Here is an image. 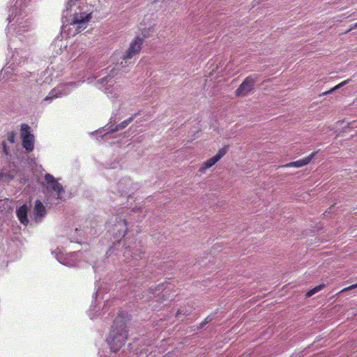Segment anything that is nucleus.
I'll use <instances>...</instances> for the list:
<instances>
[{
    "instance_id": "412c9836",
    "label": "nucleus",
    "mask_w": 357,
    "mask_h": 357,
    "mask_svg": "<svg viewBox=\"0 0 357 357\" xmlns=\"http://www.w3.org/2000/svg\"><path fill=\"white\" fill-rule=\"evenodd\" d=\"M3 151L6 154H8V152H7V150H6V143L5 142H3Z\"/></svg>"
},
{
    "instance_id": "f8f14e48",
    "label": "nucleus",
    "mask_w": 357,
    "mask_h": 357,
    "mask_svg": "<svg viewBox=\"0 0 357 357\" xmlns=\"http://www.w3.org/2000/svg\"><path fill=\"white\" fill-rule=\"evenodd\" d=\"M137 116V114H134L132 116L122 121L121 123L116 126V130H119L127 127Z\"/></svg>"
},
{
    "instance_id": "2eb2a0df",
    "label": "nucleus",
    "mask_w": 357,
    "mask_h": 357,
    "mask_svg": "<svg viewBox=\"0 0 357 357\" xmlns=\"http://www.w3.org/2000/svg\"><path fill=\"white\" fill-rule=\"evenodd\" d=\"M324 287H325L324 284H319V285L314 287V288H312V289L309 290L306 293V296L307 297L312 296L315 293H317V292L319 291L320 290H321Z\"/></svg>"
},
{
    "instance_id": "a211bd4d",
    "label": "nucleus",
    "mask_w": 357,
    "mask_h": 357,
    "mask_svg": "<svg viewBox=\"0 0 357 357\" xmlns=\"http://www.w3.org/2000/svg\"><path fill=\"white\" fill-rule=\"evenodd\" d=\"M354 29H357V22L355 23L354 24H352L351 25V26L349 27V29L348 30L346 31V33Z\"/></svg>"
},
{
    "instance_id": "6e6552de",
    "label": "nucleus",
    "mask_w": 357,
    "mask_h": 357,
    "mask_svg": "<svg viewBox=\"0 0 357 357\" xmlns=\"http://www.w3.org/2000/svg\"><path fill=\"white\" fill-rule=\"evenodd\" d=\"M128 231V225L125 219L120 218L118 224H116L114 227V236L116 238H123Z\"/></svg>"
},
{
    "instance_id": "423d86ee",
    "label": "nucleus",
    "mask_w": 357,
    "mask_h": 357,
    "mask_svg": "<svg viewBox=\"0 0 357 357\" xmlns=\"http://www.w3.org/2000/svg\"><path fill=\"white\" fill-rule=\"evenodd\" d=\"M91 17V14H85L84 13H75L73 15L71 24L77 25L76 31L77 33H79L86 28L87 23Z\"/></svg>"
},
{
    "instance_id": "f3484780",
    "label": "nucleus",
    "mask_w": 357,
    "mask_h": 357,
    "mask_svg": "<svg viewBox=\"0 0 357 357\" xmlns=\"http://www.w3.org/2000/svg\"><path fill=\"white\" fill-rule=\"evenodd\" d=\"M8 141L10 143H14L15 142V134L13 132H9L8 135Z\"/></svg>"
},
{
    "instance_id": "4468645a",
    "label": "nucleus",
    "mask_w": 357,
    "mask_h": 357,
    "mask_svg": "<svg viewBox=\"0 0 357 357\" xmlns=\"http://www.w3.org/2000/svg\"><path fill=\"white\" fill-rule=\"evenodd\" d=\"M153 26L150 25L148 28H140L142 31L140 35H137L135 37H139V38H143V43L144 40L150 36V32L152 29Z\"/></svg>"
},
{
    "instance_id": "5701e85b",
    "label": "nucleus",
    "mask_w": 357,
    "mask_h": 357,
    "mask_svg": "<svg viewBox=\"0 0 357 357\" xmlns=\"http://www.w3.org/2000/svg\"><path fill=\"white\" fill-rule=\"evenodd\" d=\"M180 314H182V311L181 310H178L176 314V317H178Z\"/></svg>"
},
{
    "instance_id": "dca6fc26",
    "label": "nucleus",
    "mask_w": 357,
    "mask_h": 357,
    "mask_svg": "<svg viewBox=\"0 0 357 357\" xmlns=\"http://www.w3.org/2000/svg\"><path fill=\"white\" fill-rule=\"evenodd\" d=\"M356 288H357V283L351 284V285H350V286H349L347 287H345V288L342 289L340 291V293L344 292V291H349V290H351V289H356Z\"/></svg>"
},
{
    "instance_id": "1a4fd4ad",
    "label": "nucleus",
    "mask_w": 357,
    "mask_h": 357,
    "mask_svg": "<svg viewBox=\"0 0 357 357\" xmlns=\"http://www.w3.org/2000/svg\"><path fill=\"white\" fill-rule=\"evenodd\" d=\"M317 152H313L310 153L308 156L303 158L302 159L298 160L296 161L291 162L289 163L285 164L280 167L288 168V167H296L299 168L307 165L310 162L312 159L316 155Z\"/></svg>"
},
{
    "instance_id": "0eeeda50",
    "label": "nucleus",
    "mask_w": 357,
    "mask_h": 357,
    "mask_svg": "<svg viewBox=\"0 0 357 357\" xmlns=\"http://www.w3.org/2000/svg\"><path fill=\"white\" fill-rule=\"evenodd\" d=\"M45 179L48 184V187L56 192L57 199H61V195L64 192L63 186L56 181L52 175L50 174H46L45 175Z\"/></svg>"
},
{
    "instance_id": "bb28decb",
    "label": "nucleus",
    "mask_w": 357,
    "mask_h": 357,
    "mask_svg": "<svg viewBox=\"0 0 357 357\" xmlns=\"http://www.w3.org/2000/svg\"><path fill=\"white\" fill-rule=\"evenodd\" d=\"M353 103L357 105V98L354 100Z\"/></svg>"
},
{
    "instance_id": "39448f33",
    "label": "nucleus",
    "mask_w": 357,
    "mask_h": 357,
    "mask_svg": "<svg viewBox=\"0 0 357 357\" xmlns=\"http://www.w3.org/2000/svg\"><path fill=\"white\" fill-rule=\"evenodd\" d=\"M227 152V146L218 150V153L212 158L205 161L199 169V172L204 174L206 171L218 162Z\"/></svg>"
},
{
    "instance_id": "c85d7f7f",
    "label": "nucleus",
    "mask_w": 357,
    "mask_h": 357,
    "mask_svg": "<svg viewBox=\"0 0 357 357\" xmlns=\"http://www.w3.org/2000/svg\"><path fill=\"white\" fill-rule=\"evenodd\" d=\"M183 314H185V315H188V314L187 313V312H183Z\"/></svg>"
},
{
    "instance_id": "6ab92c4d",
    "label": "nucleus",
    "mask_w": 357,
    "mask_h": 357,
    "mask_svg": "<svg viewBox=\"0 0 357 357\" xmlns=\"http://www.w3.org/2000/svg\"><path fill=\"white\" fill-rule=\"evenodd\" d=\"M50 95H51V96H47L45 98V100H48V99H50V98H52L53 97H56V96L54 95V90L50 92Z\"/></svg>"
},
{
    "instance_id": "9d476101",
    "label": "nucleus",
    "mask_w": 357,
    "mask_h": 357,
    "mask_svg": "<svg viewBox=\"0 0 357 357\" xmlns=\"http://www.w3.org/2000/svg\"><path fill=\"white\" fill-rule=\"evenodd\" d=\"M35 220L36 222L40 221L46 215V209L43 203L37 199L33 209Z\"/></svg>"
},
{
    "instance_id": "7ed1b4c3",
    "label": "nucleus",
    "mask_w": 357,
    "mask_h": 357,
    "mask_svg": "<svg viewBox=\"0 0 357 357\" xmlns=\"http://www.w3.org/2000/svg\"><path fill=\"white\" fill-rule=\"evenodd\" d=\"M257 79L258 77L255 75L247 77L236 90V96L241 97L247 96L253 90L255 83L257 82Z\"/></svg>"
},
{
    "instance_id": "aec40b11",
    "label": "nucleus",
    "mask_w": 357,
    "mask_h": 357,
    "mask_svg": "<svg viewBox=\"0 0 357 357\" xmlns=\"http://www.w3.org/2000/svg\"><path fill=\"white\" fill-rule=\"evenodd\" d=\"M261 0H254L253 1V6L259 4Z\"/></svg>"
},
{
    "instance_id": "393cba45",
    "label": "nucleus",
    "mask_w": 357,
    "mask_h": 357,
    "mask_svg": "<svg viewBox=\"0 0 357 357\" xmlns=\"http://www.w3.org/2000/svg\"><path fill=\"white\" fill-rule=\"evenodd\" d=\"M123 184V181H119L118 185H119V187L121 188V186Z\"/></svg>"
},
{
    "instance_id": "4be33fe9",
    "label": "nucleus",
    "mask_w": 357,
    "mask_h": 357,
    "mask_svg": "<svg viewBox=\"0 0 357 357\" xmlns=\"http://www.w3.org/2000/svg\"><path fill=\"white\" fill-rule=\"evenodd\" d=\"M156 290H157V287H155V288L150 287L149 288L150 293H154Z\"/></svg>"
},
{
    "instance_id": "ddd939ff",
    "label": "nucleus",
    "mask_w": 357,
    "mask_h": 357,
    "mask_svg": "<svg viewBox=\"0 0 357 357\" xmlns=\"http://www.w3.org/2000/svg\"><path fill=\"white\" fill-rule=\"evenodd\" d=\"M352 82V79L349 78V79H347L342 82H340V84H337L336 86H335L333 88H332L331 89L327 91H325L324 93H322V96H324V95H327V94H329V93H331L333 91L344 86V85L349 84V82Z\"/></svg>"
},
{
    "instance_id": "a878e982",
    "label": "nucleus",
    "mask_w": 357,
    "mask_h": 357,
    "mask_svg": "<svg viewBox=\"0 0 357 357\" xmlns=\"http://www.w3.org/2000/svg\"><path fill=\"white\" fill-rule=\"evenodd\" d=\"M121 193H122V194H124L125 195H128V192H126V191H124V190H123V191L121 192Z\"/></svg>"
},
{
    "instance_id": "cd10ccee",
    "label": "nucleus",
    "mask_w": 357,
    "mask_h": 357,
    "mask_svg": "<svg viewBox=\"0 0 357 357\" xmlns=\"http://www.w3.org/2000/svg\"><path fill=\"white\" fill-rule=\"evenodd\" d=\"M3 177V174L0 173V179L2 178Z\"/></svg>"
},
{
    "instance_id": "f03ea898",
    "label": "nucleus",
    "mask_w": 357,
    "mask_h": 357,
    "mask_svg": "<svg viewBox=\"0 0 357 357\" xmlns=\"http://www.w3.org/2000/svg\"><path fill=\"white\" fill-rule=\"evenodd\" d=\"M143 38L135 37L130 43V45L125 53L121 56V59L128 63V60L132 59L136 55L139 54L142 50L143 45Z\"/></svg>"
},
{
    "instance_id": "20e7f679",
    "label": "nucleus",
    "mask_w": 357,
    "mask_h": 357,
    "mask_svg": "<svg viewBox=\"0 0 357 357\" xmlns=\"http://www.w3.org/2000/svg\"><path fill=\"white\" fill-rule=\"evenodd\" d=\"M30 127L25 123L21 126V135L22 137V146L28 151H32L34 148L33 135L31 134Z\"/></svg>"
},
{
    "instance_id": "b1692460",
    "label": "nucleus",
    "mask_w": 357,
    "mask_h": 357,
    "mask_svg": "<svg viewBox=\"0 0 357 357\" xmlns=\"http://www.w3.org/2000/svg\"><path fill=\"white\" fill-rule=\"evenodd\" d=\"M144 254V252H141L139 255H137V257H134L135 259H137L138 258H141V255Z\"/></svg>"
},
{
    "instance_id": "9b49d317",
    "label": "nucleus",
    "mask_w": 357,
    "mask_h": 357,
    "mask_svg": "<svg viewBox=\"0 0 357 357\" xmlns=\"http://www.w3.org/2000/svg\"><path fill=\"white\" fill-rule=\"evenodd\" d=\"M28 208L26 204H23L19 207L16 211V215L20 222L26 226L29 224V220L27 218Z\"/></svg>"
},
{
    "instance_id": "f257e3e1",
    "label": "nucleus",
    "mask_w": 357,
    "mask_h": 357,
    "mask_svg": "<svg viewBox=\"0 0 357 357\" xmlns=\"http://www.w3.org/2000/svg\"><path fill=\"white\" fill-rule=\"evenodd\" d=\"M128 340L126 321L122 317H116L114 321L108 337L107 344L112 352L117 353L124 346Z\"/></svg>"
}]
</instances>
